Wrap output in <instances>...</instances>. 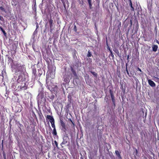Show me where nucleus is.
Segmentation results:
<instances>
[{"mask_svg": "<svg viewBox=\"0 0 159 159\" xmlns=\"http://www.w3.org/2000/svg\"><path fill=\"white\" fill-rule=\"evenodd\" d=\"M74 30L75 32L77 31V28H76V26L75 25H74Z\"/></svg>", "mask_w": 159, "mask_h": 159, "instance_id": "28", "label": "nucleus"}, {"mask_svg": "<svg viewBox=\"0 0 159 159\" xmlns=\"http://www.w3.org/2000/svg\"><path fill=\"white\" fill-rule=\"evenodd\" d=\"M2 155L4 159H6V156L5 153L4 152H2Z\"/></svg>", "mask_w": 159, "mask_h": 159, "instance_id": "23", "label": "nucleus"}, {"mask_svg": "<svg viewBox=\"0 0 159 159\" xmlns=\"http://www.w3.org/2000/svg\"><path fill=\"white\" fill-rule=\"evenodd\" d=\"M157 50H152V51L154 52H156Z\"/></svg>", "mask_w": 159, "mask_h": 159, "instance_id": "42", "label": "nucleus"}, {"mask_svg": "<svg viewBox=\"0 0 159 159\" xmlns=\"http://www.w3.org/2000/svg\"><path fill=\"white\" fill-rule=\"evenodd\" d=\"M71 74L69 72H66L63 76L64 81L66 83L69 82L71 79Z\"/></svg>", "mask_w": 159, "mask_h": 159, "instance_id": "2", "label": "nucleus"}, {"mask_svg": "<svg viewBox=\"0 0 159 159\" xmlns=\"http://www.w3.org/2000/svg\"><path fill=\"white\" fill-rule=\"evenodd\" d=\"M64 4V7H65V4Z\"/></svg>", "mask_w": 159, "mask_h": 159, "instance_id": "43", "label": "nucleus"}, {"mask_svg": "<svg viewBox=\"0 0 159 159\" xmlns=\"http://www.w3.org/2000/svg\"><path fill=\"white\" fill-rule=\"evenodd\" d=\"M138 150L137 149H135V150L134 151V154H135V155H137L138 154Z\"/></svg>", "mask_w": 159, "mask_h": 159, "instance_id": "22", "label": "nucleus"}, {"mask_svg": "<svg viewBox=\"0 0 159 159\" xmlns=\"http://www.w3.org/2000/svg\"><path fill=\"white\" fill-rule=\"evenodd\" d=\"M49 57V56H48V57Z\"/></svg>", "mask_w": 159, "mask_h": 159, "instance_id": "48", "label": "nucleus"}, {"mask_svg": "<svg viewBox=\"0 0 159 159\" xmlns=\"http://www.w3.org/2000/svg\"><path fill=\"white\" fill-rule=\"evenodd\" d=\"M131 7V11H134V8L132 6V4L130 6Z\"/></svg>", "mask_w": 159, "mask_h": 159, "instance_id": "27", "label": "nucleus"}, {"mask_svg": "<svg viewBox=\"0 0 159 159\" xmlns=\"http://www.w3.org/2000/svg\"><path fill=\"white\" fill-rule=\"evenodd\" d=\"M50 50H46V53H47L48 52V51H50Z\"/></svg>", "mask_w": 159, "mask_h": 159, "instance_id": "39", "label": "nucleus"}, {"mask_svg": "<svg viewBox=\"0 0 159 159\" xmlns=\"http://www.w3.org/2000/svg\"><path fill=\"white\" fill-rule=\"evenodd\" d=\"M54 142L55 144V145L56 146V147H58V143H57V141L56 140H55L54 141Z\"/></svg>", "mask_w": 159, "mask_h": 159, "instance_id": "30", "label": "nucleus"}, {"mask_svg": "<svg viewBox=\"0 0 159 159\" xmlns=\"http://www.w3.org/2000/svg\"><path fill=\"white\" fill-rule=\"evenodd\" d=\"M53 20L52 19L51 17L48 20V22L49 24V31L52 33L53 30L54 28V25L53 24Z\"/></svg>", "mask_w": 159, "mask_h": 159, "instance_id": "3", "label": "nucleus"}, {"mask_svg": "<svg viewBox=\"0 0 159 159\" xmlns=\"http://www.w3.org/2000/svg\"><path fill=\"white\" fill-rule=\"evenodd\" d=\"M0 30L2 32L4 35L6 36L7 34L5 31L3 29L1 26H0Z\"/></svg>", "mask_w": 159, "mask_h": 159, "instance_id": "13", "label": "nucleus"}, {"mask_svg": "<svg viewBox=\"0 0 159 159\" xmlns=\"http://www.w3.org/2000/svg\"><path fill=\"white\" fill-rule=\"evenodd\" d=\"M46 119H49V121L51 123H52L53 122H54V120L52 116H51L50 115H47L46 117Z\"/></svg>", "mask_w": 159, "mask_h": 159, "instance_id": "6", "label": "nucleus"}, {"mask_svg": "<svg viewBox=\"0 0 159 159\" xmlns=\"http://www.w3.org/2000/svg\"><path fill=\"white\" fill-rule=\"evenodd\" d=\"M3 140H2V143H3Z\"/></svg>", "mask_w": 159, "mask_h": 159, "instance_id": "47", "label": "nucleus"}, {"mask_svg": "<svg viewBox=\"0 0 159 159\" xmlns=\"http://www.w3.org/2000/svg\"><path fill=\"white\" fill-rule=\"evenodd\" d=\"M0 9L3 12H4L5 13L6 12V9L4 7H2V6L0 7Z\"/></svg>", "mask_w": 159, "mask_h": 159, "instance_id": "18", "label": "nucleus"}, {"mask_svg": "<svg viewBox=\"0 0 159 159\" xmlns=\"http://www.w3.org/2000/svg\"><path fill=\"white\" fill-rule=\"evenodd\" d=\"M54 90H56V91H57L58 90V87L57 85H54Z\"/></svg>", "mask_w": 159, "mask_h": 159, "instance_id": "25", "label": "nucleus"}, {"mask_svg": "<svg viewBox=\"0 0 159 159\" xmlns=\"http://www.w3.org/2000/svg\"><path fill=\"white\" fill-rule=\"evenodd\" d=\"M27 131H30V127L29 126H27Z\"/></svg>", "mask_w": 159, "mask_h": 159, "instance_id": "33", "label": "nucleus"}, {"mask_svg": "<svg viewBox=\"0 0 159 159\" xmlns=\"http://www.w3.org/2000/svg\"><path fill=\"white\" fill-rule=\"evenodd\" d=\"M90 72L93 75V76L96 77H97L98 76V74L97 73H96V72H93V71H90Z\"/></svg>", "mask_w": 159, "mask_h": 159, "instance_id": "17", "label": "nucleus"}, {"mask_svg": "<svg viewBox=\"0 0 159 159\" xmlns=\"http://www.w3.org/2000/svg\"><path fill=\"white\" fill-rule=\"evenodd\" d=\"M115 51V52L116 53V54H117V55L118 56H120L121 54V52H119V50H114Z\"/></svg>", "mask_w": 159, "mask_h": 159, "instance_id": "19", "label": "nucleus"}, {"mask_svg": "<svg viewBox=\"0 0 159 159\" xmlns=\"http://www.w3.org/2000/svg\"><path fill=\"white\" fill-rule=\"evenodd\" d=\"M92 0H87L89 6V8L90 9H92L93 8L92 4Z\"/></svg>", "mask_w": 159, "mask_h": 159, "instance_id": "11", "label": "nucleus"}, {"mask_svg": "<svg viewBox=\"0 0 159 159\" xmlns=\"http://www.w3.org/2000/svg\"><path fill=\"white\" fill-rule=\"evenodd\" d=\"M115 152L116 156L119 158V159H122L120 154L118 150H116Z\"/></svg>", "mask_w": 159, "mask_h": 159, "instance_id": "9", "label": "nucleus"}, {"mask_svg": "<svg viewBox=\"0 0 159 159\" xmlns=\"http://www.w3.org/2000/svg\"><path fill=\"white\" fill-rule=\"evenodd\" d=\"M108 50H110V49L109 48Z\"/></svg>", "mask_w": 159, "mask_h": 159, "instance_id": "46", "label": "nucleus"}, {"mask_svg": "<svg viewBox=\"0 0 159 159\" xmlns=\"http://www.w3.org/2000/svg\"><path fill=\"white\" fill-rule=\"evenodd\" d=\"M22 67V66L18 64L16 66V71H19L20 70V69Z\"/></svg>", "mask_w": 159, "mask_h": 159, "instance_id": "10", "label": "nucleus"}, {"mask_svg": "<svg viewBox=\"0 0 159 159\" xmlns=\"http://www.w3.org/2000/svg\"><path fill=\"white\" fill-rule=\"evenodd\" d=\"M89 51V50L88 51V53L87 54V56L88 57H90L91 56V54Z\"/></svg>", "mask_w": 159, "mask_h": 159, "instance_id": "24", "label": "nucleus"}, {"mask_svg": "<svg viewBox=\"0 0 159 159\" xmlns=\"http://www.w3.org/2000/svg\"><path fill=\"white\" fill-rule=\"evenodd\" d=\"M109 93L111 95V100L114 105L115 106V96L113 94L112 90L111 89L109 90Z\"/></svg>", "mask_w": 159, "mask_h": 159, "instance_id": "4", "label": "nucleus"}, {"mask_svg": "<svg viewBox=\"0 0 159 159\" xmlns=\"http://www.w3.org/2000/svg\"><path fill=\"white\" fill-rule=\"evenodd\" d=\"M80 159H87L85 158H84V157H83V156H82L80 157Z\"/></svg>", "mask_w": 159, "mask_h": 159, "instance_id": "34", "label": "nucleus"}, {"mask_svg": "<svg viewBox=\"0 0 159 159\" xmlns=\"http://www.w3.org/2000/svg\"><path fill=\"white\" fill-rule=\"evenodd\" d=\"M3 20V17H2V16H1L0 15V20H1V21H2Z\"/></svg>", "mask_w": 159, "mask_h": 159, "instance_id": "32", "label": "nucleus"}, {"mask_svg": "<svg viewBox=\"0 0 159 159\" xmlns=\"http://www.w3.org/2000/svg\"><path fill=\"white\" fill-rule=\"evenodd\" d=\"M16 84L18 86V89L19 91H21L27 89L28 85L26 84L25 79L24 75H19L17 80Z\"/></svg>", "mask_w": 159, "mask_h": 159, "instance_id": "1", "label": "nucleus"}, {"mask_svg": "<svg viewBox=\"0 0 159 159\" xmlns=\"http://www.w3.org/2000/svg\"><path fill=\"white\" fill-rule=\"evenodd\" d=\"M128 1L129 2V6L132 5V2L131 0H128Z\"/></svg>", "mask_w": 159, "mask_h": 159, "instance_id": "31", "label": "nucleus"}, {"mask_svg": "<svg viewBox=\"0 0 159 159\" xmlns=\"http://www.w3.org/2000/svg\"><path fill=\"white\" fill-rule=\"evenodd\" d=\"M150 48H151V47H149V49H150Z\"/></svg>", "mask_w": 159, "mask_h": 159, "instance_id": "45", "label": "nucleus"}, {"mask_svg": "<svg viewBox=\"0 0 159 159\" xmlns=\"http://www.w3.org/2000/svg\"><path fill=\"white\" fill-rule=\"evenodd\" d=\"M38 115L39 118L40 120H42L44 118L41 112L38 113Z\"/></svg>", "mask_w": 159, "mask_h": 159, "instance_id": "12", "label": "nucleus"}, {"mask_svg": "<svg viewBox=\"0 0 159 159\" xmlns=\"http://www.w3.org/2000/svg\"><path fill=\"white\" fill-rule=\"evenodd\" d=\"M110 51V54L109 55L110 57H111L112 59H114V56L112 52V50H109Z\"/></svg>", "mask_w": 159, "mask_h": 159, "instance_id": "15", "label": "nucleus"}, {"mask_svg": "<svg viewBox=\"0 0 159 159\" xmlns=\"http://www.w3.org/2000/svg\"><path fill=\"white\" fill-rule=\"evenodd\" d=\"M36 29H38V28L39 27V26H38V25H36Z\"/></svg>", "mask_w": 159, "mask_h": 159, "instance_id": "38", "label": "nucleus"}, {"mask_svg": "<svg viewBox=\"0 0 159 159\" xmlns=\"http://www.w3.org/2000/svg\"><path fill=\"white\" fill-rule=\"evenodd\" d=\"M67 143V141H65V140H64L62 142V143H61V144H66V143Z\"/></svg>", "mask_w": 159, "mask_h": 159, "instance_id": "29", "label": "nucleus"}, {"mask_svg": "<svg viewBox=\"0 0 159 159\" xmlns=\"http://www.w3.org/2000/svg\"><path fill=\"white\" fill-rule=\"evenodd\" d=\"M126 72H127V73L128 74V75H129V77H130V75H129V71L127 69V64H126Z\"/></svg>", "mask_w": 159, "mask_h": 159, "instance_id": "26", "label": "nucleus"}, {"mask_svg": "<svg viewBox=\"0 0 159 159\" xmlns=\"http://www.w3.org/2000/svg\"><path fill=\"white\" fill-rule=\"evenodd\" d=\"M156 42L159 44V42L157 40H156Z\"/></svg>", "mask_w": 159, "mask_h": 159, "instance_id": "37", "label": "nucleus"}, {"mask_svg": "<svg viewBox=\"0 0 159 159\" xmlns=\"http://www.w3.org/2000/svg\"><path fill=\"white\" fill-rule=\"evenodd\" d=\"M152 50H157L158 46L157 45H153L152 46Z\"/></svg>", "mask_w": 159, "mask_h": 159, "instance_id": "16", "label": "nucleus"}, {"mask_svg": "<svg viewBox=\"0 0 159 159\" xmlns=\"http://www.w3.org/2000/svg\"><path fill=\"white\" fill-rule=\"evenodd\" d=\"M70 68L71 71L72 72L73 75L74 76H75V77H77V74L76 73V72L75 70L74 69V68L72 66H70Z\"/></svg>", "mask_w": 159, "mask_h": 159, "instance_id": "8", "label": "nucleus"}, {"mask_svg": "<svg viewBox=\"0 0 159 159\" xmlns=\"http://www.w3.org/2000/svg\"><path fill=\"white\" fill-rule=\"evenodd\" d=\"M37 30V29H36L35 30V31H34V33H36V30ZM37 32V31H36V32Z\"/></svg>", "mask_w": 159, "mask_h": 159, "instance_id": "40", "label": "nucleus"}, {"mask_svg": "<svg viewBox=\"0 0 159 159\" xmlns=\"http://www.w3.org/2000/svg\"><path fill=\"white\" fill-rule=\"evenodd\" d=\"M51 125H52V127L53 129H56L55 126V122H53L51 123Z\"/></svg>", "mask_w": 159, "mask_h": 159, "instance_id": "20", "label": "nucleus"}, {"mask_svg": "<svg viewBox=\"0 0 159 159\" xmlns=\"http://www.w3.org/2000/svg\"><path fill=\"white\" fill-rule=\"evenodd\" d=\"M70 121L71 122V123L73 124V125L74 126L75 125L74 123L72 121L71 119H70Z\"/></svg>", "mask_w": 159, "mask_h": 159, "instance_id": "36", "label": "nucleus"}, {"mask_svg": "<svg viewBox=\"0 0 159 159\" xmlns=\"http://www.w3.org/2000/svg\"><path fill=\"white\" fill-rule=\"evenodd\" d=\"M129 58V55H128V56H127V59L128 60V59Z\"/></svg>", "mask_w": 159, "mask_h": 159, "instance_id": "41", "label": "nucleus"}, {"mask_svg": "<svg viewBox=\"0 0 159 159\" xmlns=\"http://www.w3.org/2000/svg\"><path fill=\"white\" fill-rule=\"evenodd\" d=\"M148 82L149 85L152 87H155L156 84L155 83L151 80H148Z\"/></svg>", "mask_w": 159, "mask_h": 159, "instance_id": "7", "label": "nucleus"}, {"mask_svg": "<svg viewBox=\"0 0 159 159\" xmlns=\"http://www.w3.org/2000/svg\"><path fill=\"white\" fill-rule=\"evenodd\" d=\"M108 47H107V48H109V46H108Z\"/></svg>", "mask_w": 159, "mask_h": 159, "instance_id": "44", "label": "nucleus"}, {"mask_svg": "<svg viewBox=\"0 0 159 159\" xmlns=\"http://www.w3.org/2000/svg\"><path fill=\"white\" fill-rule=\"evenodd\" d=\"M137 70L140 71L141 72H142V70H141V69L140 68H138Z\"/></svg>", "mask_w": 159, "mask_h": 159, "instance_id": "35", "label": "nucleus"}, {"mask_svg": "<svg viewBox=\"0 0 159 159\" xmlns=\"http://www.w3.org/2000/svg\"><path fill=\"white\" fill-rule=\"evenodd\" d=\"M154 80L156 82H158L159 81V79L157 77H154Z\"/></svg>", "mask_w": 159, "mask_h": 159, "instance_id": "21", "label": "nucleus"}, {"mask_svg": "<svg viewBox=\"0 0 159 159\" xmlns=\"http://www.w3.org/2000/svg\"><path fill=\"white\" fill-rule=\"evenodd\" d=\"M60 123L62 127V129L63 130L64 132H66L67 130V129L66 128L65 123L64 122L63 120L61 119H60Z\"/></svg>", "mask_w": 159, "mask_h": 159, "instance_id": "5", "label": "nucleus"}, {"mask_svg": "<svg viewBox=\"0 0 159 159\" xmlns=\"http://www.w3.org/2000/svg\"><path fill=\"white\" fill-rule=\"evenodd\" d=\"M52 134L53 136L57 135V134L56 129H53V132H52Z\"/></svg>", "mask_w": 159, "mask_h": 159, "instance_id": "14", "label": "nucleus"}]
</instances>
